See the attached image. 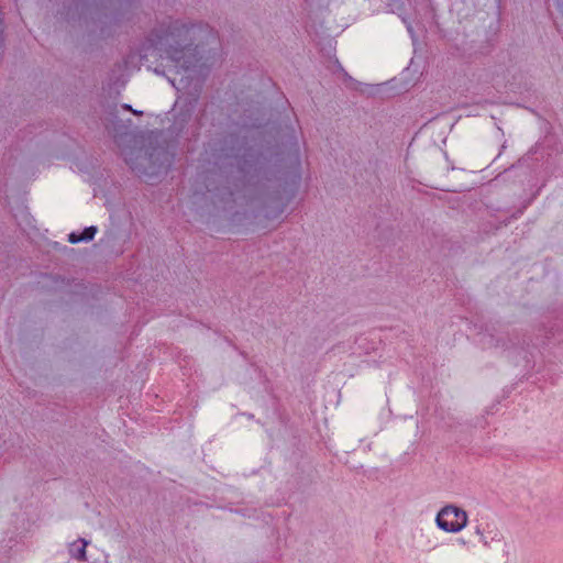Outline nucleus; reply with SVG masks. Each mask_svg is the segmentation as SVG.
I'll return each instance as SVG.
<instances>
[{
	"instance_id": "f257e3e1",
	"label": "nucleus",
	"mask_w": 563,
	"mask_h": 563,
	"mask_svg": "<svg viewBox=\"0 0 563 563\" xmlns=\"http://www.w3.org/2000/svg\"><path fill=\"white\" fill-rule=\"evenodd\" d=\"M201 31V25L167 16L147 36V42L150 46L165 52L173 60L179 62L178 54L191 46Z\"/></svg>"
},
{
	"instance_id": "f03ea898",
	"label": "nucleus",
	"mask_w": 563,
	"mask_h": 563,
	"mask_svg": "<svg viewBox=\"0 0 563 563\" xmlns=\"http://www.w3.org/2000/svg\"><path fill=\"white\" fill-rule=\"evenodd\" d=\"M434 521L440 530L448 533H459L466 528L468 515L464 509L449 504L438 511Z\"/></svg>"
},
{
	"instance_id": "7ed1b4c3",
	"label": "nucleus",
	"mask_w": 563,
	"mask_h": 563,
	"mask_svg": "<svg viewBox=\"0 0 563 563\" xmlns=\"http://www.w3.org/2000/svg\"><path fill=\"white\" fill-rule=\"evenodd\" d=\"M474 533L478 537L479 543L486 548L498 544L503 541V533L494 522H476Z\"/></svg>"
},
{
	"instance_id": "20e7f679",
	"label": "nucleus",
	"mask_w": 563,
	"mask_h": 563,
	"mask_svg": "<svg viewBox=\"0 0 563 563\" xmlns=\"http://www.w3.org/2000/svg\"><path fill=\"white\" fill-rule=\"evenodd\" d=\"M97 233V228L91 225L86 228L82 232H71L68 235V242L71 244H76L79 242H88L91 241Z\"/></svg>"
},
{
	"instance_id": "39448f33",
	"label": "nucleus",
	"mask_w": 563,
	"mask_h": 563,
	"mask_svg": "<svg viewBox=\"0 0 563 563\" xmlns=\"http://www.w3.org/2000/svg\"><path fill=\"white\" fill-rule=\"evenodd\" d=\"M133 156H135V159H143V161H151L153 157V154L147 157L146 155H143L141 151H137L136 153L132 152L131 156L125 158V162L130 165L131 169L134 170L139 176L146 175L145 169L142 168V166L134 162Z\"/></svg>"
},
{
	"instance_id": "423d86ee",
	"label": "nucleus",
	"mask_w": 563,
	"mask_h": 563,
	"mask_svg": "<svg viewBox=\"0 0 563 563\" xmlns=\"http://www.w3.org/2000/svg\"><path fill=\"white\" fill-rule=\"evenodd\" d=\"M87 541L79 539L69 544V554L77 560H84L86 554Z\"/></svg>"
},
{
	"instance_id": "0eeeda50",
	"label": "nucleus",
	"mask_w": 563,
	"mask_h": 563,
	"mask_svg": "<svg viewBox=\"0 0 563 563\" xmlns=\"http://www.w3.org/2000/svg\"><path fill=\"white\" fill-rule=\"evenodd\" d=\"M114 8V0H108V23L110 20H114L113 13H110V10Z\"/></svg>"
},
{
	"instance_id": "6e6552de",
	"label": "nucleus",
	"mask_w": 563,
	"mask_h": 563,
	"mask_svg": "<svg viewBox=\"0 0 563 563\" xmlns=\"http://www.w3.org/2000/svg\"><path fill=\"white\" fill-rule=\"evenodd\" d=\"M456 543L461 547L468 548L470 541H467L465 538L461 537L456 539Z\"/></svg>"
},
{
	"instance_id": "1a4fd4ad",
	"label": "nucleus",
	"mask_w": 563,
	"mask_h": 563,
	"mask_svg": "<svg viewBox=\"0 0 563 563\" xmlns=\"http://www.w3.org/2000/svg\"><path fill=\"white\" fill-rule=\"evenodd\" d=\"M122 108H123L124 110H126V111H132L134 114H137V115H141V114H142V111L134 110V109H132V107H131V106H129V104H123V106H122Z\"/></svg>"
},
{
	"instance_id": "9d476101",
	"label": "nucleus",
	"mask_w": 563,
	"mask_h": 563,
	"mask_svg": "<svg viewBox=\"0 0 563 563\" xmlns=\"http://www.w3.org/2000/svg\"><path fill=\"white\" fill-rule=\"evenodd\" d=\"M113 118H114L113 111L108 110V124L113 121Z\"/></svg>"
}]
</instances>
